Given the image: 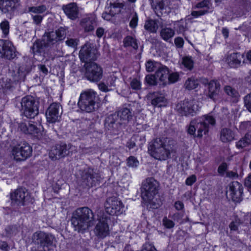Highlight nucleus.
Returning a JSON list of instances; mask_svg holds the SVG:
<instances>
[{"instance_id":"obj_45","label":"nucleus","mask_w":251,"mask_h":251,"mask_svg":"<svg viewBox=\"0 0 251 251\" xmlns=\"http://www.w3.org/2000/svg\"><path fill=\"white\" fill-rule=\"evenodd\" d=\"M179 78V74L177 73H172L168 74L167 78V84L174 83L177 82Z\"/></svg>"},{"instance_id":"obj_24","label":"nucleus","mask_w":251,"mask_h":251,"mask_svg":"<svg viewBox=\"0 0 251 251\" xmlns=\"http://www.w3.org/2000/svg\"><path fill=\"white\" fill-rule=\"evenodd\" d=\"M244 54L238 52H233L227 56L226 62L231 68H238L240 66Z\"/></svg>"},{"instance_id":"obj_63","label":"nucleus","mask_w":251,"mask_h":251,"mask_svg":"<svg viewBox=\"0 0 251 251\" xmlns=\"http://www.w3.org/2000/svg\"><path fill=\"white\" fill-rule=\"evenodd\" d=\"M175 44L178 48H181L184 44V40L181 37H177L175 39Z\"/></svg>"},{"instance_id":"obj_26","label":"nucleus","mask_w":251,"mask_h":251,"mask_svg":"<svg viewBox=\"0 0 251 251\" xmlns=\"http://www.w3.org/2000/svg\"><path fill=\"white\" fill-rule=\"evenodd\" d=\"M80 25L85 32L93 31L97 25L96 18L93 16L84 17L81 20Z\"/></svg>"},{"instance_id":"obj_55","label":"nucleus","mask_w":251,"mask_h":251,"mask_svg":"<svg viewBox=\"0 0 251 251\" xmlns=\"http://www.w3.org/2000/svg\"><path fill=\"white\" fill-rule=\"evenodd\" d=\"M240 224V220L239 219H236L230 223L229 225V227L231 230L236 231Z\"/></svg>"},{"instance_id":"obj_30","label":"nucleus","mask_w":251,"mask_h":251,"mask_svg":"<svg viewBox=\"0 0 251 251\" xmlns=\"http://www.w3.org/2000/svg\"><path fill=\"white\" fill-rule=\"evenodd\" d=\"M161 21V19L160 20H148L145 23L144 28L151 33H156L159 25L162 24Z\"/></svg>"},{"instance_id":"obj_36","label":"nucleus","mask_w":251,"mask_h":251,"mask_svg":"<svg viewBox=\"0 0 251 251\" xmlns=\"http://www.w3.org/2000/svg\"><path fill=\"white\" fill-rule=\"evenodd\" d=\"M199 85V82L197 79L194 77L188 78L184 84L185 89L189 90L196 88Z\"/></svg>"},{"instance_id":"obj_40","label":"nucleus","mask_w":251,"mask_h":251,"mask_svg":"<svg viewBox=\"0 0 251 251\" xmlns=\"http://www.w3.org/2000/svg\"><path fill=\"white\" fill-rule=\"evenodd\" d=\"M224 91L228 96L234 99V100H236L239 97V94L236 90L230 86H226Z\"/></svg>"},{"instance_id":"obj_37","label":"nucleus","mask_w":251,"mask_h":251,"mask_svg":"<svg viewBox=\"0 0 251 251\" xmlns=\"http://www.w3.org/2000/svg\"><path fill=\"white\" fill-rule=\"evenodd\" d=\"M181 64L187 70H191L193 68L194 61L190 56H185L182 58Z\"/></svg>"},{"instance_id":"obj_46","label":"nucleus","mask_w":251,"mask_h":251,"mask_svg":"<svg viewBox=\"0 0 251 251\" xmlns=\"http://www.w3.org/2000/svg\"><path fill=\"white\" fill-rule=\"evenodd\" d=\"M211 5V3L209 0H203L202 1L198 3L196 6L195 8H206L205 10H209L210 9V7Z\"/></svg>"},{"instance_id":"obj_64","label":"nucleus","mask_w":251,"mask_h":251,"mask_svg":"<svg viewBox=\"0 0 251 251\" xmlns=\"http://www.w3.org/2000/svg\"><path fill=\"white\" fill-rule=\"evenodd\" d=\"M244 184L247 187L251 188V173L249 174L245 179Z\"/></svg>"},{"instance_id":"obj_21","label":"nucleus","mask_w":251,"mask_h":251,"mask_svg":"<svg viewBox=\"0 0 251 251\" xmlns=\"http://www.w3.org/2000/svg\"><path fill=\"white\" fill-rule=\"evenodd\" d=\"M116 113L118 115V119L123 126H126L133 121L134 112L129 108L123 107Z\"/></svg>"},{"instance_id":"obj_14","label":"nucleus","mask_w":251,"mask_h":251,"mask_svg":"<svg viewBox=\"0 0 251 251\" xmlns=\"http://www.w3.org/2000/svg\"><path fill=\"white\" fill-rule=\"evenodd\" d=\"M17 51L13 43L7 40H0V56L10 60L14 58Z\"/></svg>"},{"instance_id":"obj_59","label":"nucleus","mask_w":251,"mask_h":251,"mask_svg":"<svg viewBox=\"0 0 251 251\" xmlns=\"http://www.w3.org/2000/svg\"><path fill=\"white\" fill-rule=\"evenodd\" d=\"M245 104L249 111L251 112V93L245 97Z\"/></svg>"},{"instance_id":"obj_48","label":"nucleus","mask_w":251,"mask_h":251,"mask_svg":"<svg viewBox=\"0 0 251 251\" xmlns=\"http://www.w3.org/2000/svg\"><path fill=\"white\" fill-rule=\"evenodd\" d=\"M127 165L129 167H137L139 165V161L135 157L131 156L127 159Z\"/></svg>"},{"instance_id":"obj_60","label":"nucleus","mask_w":251,"mask_h":251,"mask_svg":"<svg viewBox=\"0 0 251 251\" xmlns=\"http://www.w3.org/2000/svg\"><path fill=\"white\" fill-rule=\"evenodd\" d=\"M197 178L195 175H192L188 177L186 181L185 184L188 186H191L196 181Z\"/></svg>"},{"instance_id":"obj_44","label":"nucleus","mask_w":251,"mask_h":251,"mask_svg":"<svg viewBox=\"0 0 251 251\" xmlns=\"http://www.w3.org/2000/svg\"><path fill=\"white\" fill-rule=\"evenodd\" d=\"M56 33L57 38L59 41L64 40L66 36L67 29L65 27H60L57 30L54 31Z\"/></svg>"},{"instance_id":"obj_29","label":"nucleus","mask_w":251,"mask_h":251,"mask_svg":"<svg viewBox=\"0 0 251 251\" xmlns=\"http://www.w3.org/2000/svg\"><path fill=\"white\" fill-rule=\"evenodd\" d=\"M169 74V69L166 66L161 65L160 67L156 70L155 75L163 85L167 84V78Z\"/></svg>"},{"instance_id":"obj_22","label":"nucleus","mask_w":251,"mask_h":251,"mask_svg":"<svg viewBox=\"0 0 251 251\" xmlns=\"http://www.w3.org/2000/svg\"><path fill=\"white\" fill-rule=\"evenodd\" d=\"M228 187L227 193H229L233 201H238L243 193L242 184L237 181H233L229 184Z\"/></svg>"},{"instance_id":"obj_39","label":"nucleus","mask_w":251,"mask_h":251,"mask_svg":"<svg viewBox=\"0 0 251 251\" xmlns=\"http://www.w3.org/2000/svg\"><path fill=\"white\" fill-rule=\"evenodd\" d=\"M124 43L125 47H131L134 49H137L138 47L136 40L131 36L126 37Z\"/></svg>"},{"instance_id":"obj_2","label":"nucleus","mask_w":251,"mask_h":251,"mask_svg":"<svg viewBox=\"0 0 251 251\" xmlns=\"http://www.w3.org/2000/svg\"><path fill=\"white\" fill-rule=\"evenodd\" d=\"M216 124L215 117L211 113L205 114L192 120L187 126V133L194 138H201L209 132L211 127Z\"/></svg>"},{"instance_id":"obj_51","label":"nucleus","mask_w":251,"mask_h":251,"mask_svg":"<svg viewBox=\"0 0 251 251\" xmlns=\"http://www.w3.org/2000/svg\"><path fill=\"white\" fill-rule=\"evenodd\" d=\"M132 15V17L129 23V26L130 27L134 28L137 25L138 18L137 14L136 12H133Z\"/></svg>"},{"instance_id":"obj_33","label":"nucleus","mask_w":251,"mask_h":251,"mask_svg":"<svg viewBox=\"0 0 251 251\" xmlns=\"http://www.w3.org/2000/svg\"><path fill=\"white\" fill-rule=\"evenodd\" d=\"M251 145V134L247 133L239 140L236 144V147L242 149Z\"/></svg>"},{"instance_id":"obj_56","label":"nucleus","mask_w":251,"mask_h":251,"mask_svg":"<svg viewBox=\"0 0 251 251\" xmlns=\"http://www.w3.org/2000/svg\"><path fill=\"white\" fill-rule=\"evenodd\" d=\"M130 86L133 89L139 90L141 88V82L137 78H134L131 81Z\"/></svg>"},{"instance_id":"obj_42","label":"nucleus","mask_w":251,"mask_h":251,"mask_svg":"<svg viewBox=\"0 0 251 251\" xmlns=\"http://www.w3.org/2000/svg\"><path fill=\"white\" fill-rule=\"evenodd\" d=\"M27 134L33 135L37 138H39L41 135L40 130L38 128H37L34 125L29 124H28V130Z\"/></svg>"},{"instance_id":"obj_54","label":"nucleus","mask_w":251,"mask_h":251,"mask_svg":"<svg viewBox=\"0 0 251 251\" xmlns=\"http://www.w3.org/2000/svg\"><path fill=\"white\" fill-rule=\"evenodd\" d=\"M208 13V10H200L198 11H193L191 12V15L195 18H198L203 16Z\"/></svg>"},{"instance_id":"obj_18","label":"nucleus","mask_w":251,"mask_h":251,"mask_svg":"<svg viewBox=\"0 0 251 251\" xmlns=\"http://www.w3.org/2000/svg\"><path fill=\"white\" fill-rule=\"evenodd\" d=\"M79 56L81 61L86 63H90L97 59V50L90 45H85L80 50Z\"/></svg>"},{"instance_id":"obj_41","label":"nucleus","mask_w":251,"mask_h":251,"mask_svg":"<svg viewBox=\"0 0 251 251\" xmlns=\"http://www.w3.org/2000/svg\"><path fill=\"white\" fill-rule=\"evenodd\" d=\"M151 7L154 10H162L164 7V0H151Z\"/></svg>"},{"instance_id":"obj_13","label":"nucleus","mask_w":251,"mask_h":251,"mask_svg":"<svg viewBox=\"0 0 251 251\" xmlns=\"http://www.w3.org/2000/svg\"><path fill=\"white\" fill-rule=\"evenodd\" d=\"M32 240L35 243L43 247L55 245V239L53 235L41 231L36 232L33 234Z\"/></svg>"},{"instance_id":"obj_49","label":"nucleus","mask_w":251,"mask_h":251,"mask_svg":"<svg viewBox=\"0 0 251 251\" xmlns=\"http://www.w3.org/2000/svg\"><path fill=\"white\" fill-rule=\"evenodd\" d=\"M157 78L155 75H148L145 77L146 82L150 85H155L156 84Z\"/></svg>"},{"instance_id":"obj_1","label":"nucleus","mask_w":251,"mask_h":251,"mask_svg":"<svg viewBox=\"0 0 251 251\" xmlns=\"http://www.w3.org/2000/svg\"><path fill=\"white\" fill-rule=\"evenodd\" d=\"M175 142L168 138H157L148 145V152L153 158L165 160L175 151Z\"/></svg>"},{"instance_id":"obj_31","label":"nucleus","mask_w":251,"mask_h":251,"mask_svg":"<svg viewBox=\"0 0 251 251\" xmlns=\"http://www.w3.org/2000/svg\"><path fill=\"white\" fill-rule=\"evenodd\" d=\"M152 96L151 103L154 106L162 107L166 104V100L162 94L154 92Z\"/></svg>"},{"instance_id":"obj_4","label":"nucleus","mask_w":251,"mask_h":251,"mask_svg":"<svg viewBox=\"0 0 251 251\" xmlns=\"http://www.w3.org/2000/svg\"><path fill=\"white\" fill-rule=\"evenodd\" d=\"M98 99L97 94L92 89L81 93L77 105L82 112L91 113L96 109V103Z\"/></svg>"},{"instance_id":"obj_61","label":"nucleus","mask_w":251,"mask_h":251,"mask_svg":"<svg viewBox=\"0 0 251 251\" xmlns=\"http://www.w3.org/2000/svg\"><path fill=\"white\" fill-rule=\"evenodd\" d=\"M113 16L114 15L111 14V12L108 11L107 8H106L105 11L102 14V18L107 21L110 20Z\"/></svg>"},{"instance_id":"obj_8","label":"nucleus","mask_w":251,"mask_h":251,"mask_svg":"<svg viewBox=\"0 0 251 251\" xmlns=\"http://www.w3.org/2000/svg\"><path fill=\"white\" fill-rule=\"evenodd\" d=\"M200 106L195 100H185L178 102L176 107V110L181 116H193L199 111Z\"/></svg>"},{"instance_id":"obj_62","label":"nucleus","mask_w":251,"mask_h":251,"mask_svg":"<svg viewBox=\"0 0 251 251\" xmlns=\"http://www.w3.org/2000/svg\"><path fill=\"white\" fill-rule=\"evenodd\" d=\"M19 128L25 133L27 134L28 133V125L27 126L25 123H21L19 124Z\"/></svg>"},{"instance_id":"obj_12","label":"nucleus","mask_w":251,"mask_h":251,"mask_svg":"<svg viewBox=\"0 0 251 251\" xmlns=\"http://www.w3.org/2000/svg\"><path fill=\"white\" fill-rule=\"evenodd\" d=\"M106 212L111 215H119L124 210V205L117 197L108 198L105 203Z\"/></svg>"},{"instance_id":"obj_5","label":"nucleus","mask_w":251,"mask_h":251,"mask_svg":"<svg viewBox=\"0 0 251 251\" xmlns=\"http://www.w3.org/2000/svg\"><path fill=\"white\" fill-rule=\"evenodd\" d=\"M158 183L153 178H147L142 183L141 197L144 201L150 202L157 194Z\"/></svg>"},{"instance_id":"obj_7","label":"nucleus","mask_w":251,"mask_h":251,"mask_svg":"<svg viewBox=\"0 0 251 251\" xmlns=\"http://www.w3.org/2000/svg\"><path fill=\"white\" fill-rule=\"evenodd\" d=\"M101 176L97 170L88 168L81 174V185L84 188H90L99 184Z\"/></svg>"},{"instance_id":"obj_52","label":"nucleus","mask_w":251,"mask_h":251,"mask_svg":"<svg viewBox=\"0 0 251 251\" xmlns=\"http://www.w3.org/2000/svg\"><path fill=\"white\" fill-rule=\"evenodd\" d=\"M44 57L46 58L45 61L44 62L45 63L48 60H53L56 57V55L52 52V50L50 49L48 52L45 53Z\"/></svg>"},{"instance_id":"obj_32","label":"nucleus","mask_w":251,"mask_h":251,"mask_svg":"<svg viewBox=\"0 0 251 251\" xmlns=\"http://www.w3.org/2000/svg\"><path fill=\"white\" fill-rule=\"evenodd\" d=\"M124 4L122 2H117L114 1L110 2L109 6L107 7L109 12H111V14L114 16L116 14L120 12L121 9L123 8Z\"/></svg>"},{"instance_id":"obj_11","label":"nucleus","mask_w":251,"mask_h":251,"mask_svg":"<svg viewBox=\"0 0 251 251\" xmlns=\"http://www.w3.org/2000/svg\"><path fill=\"white\" fill-rule=\"evenodd\" d=\"M57 37L56 33L54 31L45 32L43 36V43L40 41L35 42L32 47L33 53L35 54L36 52L40 51L43 45L45 47H48L56 44L59 41Z\"/></svg>"},{"instance_id":"obj_15","label":"nucleus","mask_w":251,"mask_h":251,"mask_svg":"<svg viewBox=\"0 0 251 251\" xmlns=\"http://www.w3.org/2000/svg\"><path fill=\"white\" fill-rule=\"evenodd\" d=\"M32 151L29 145L23 143L13 147L12 153L15 160H24L31 155Z\"/></svg>"},{"instance_id":"obj_53","label":"nucleus","mask_w":251,"mask_h":251,"mask_svg":"<svg viewBox=\"0 0 251 251\" xmlns=\"http://www.w3.org/2000/svg\"><path fill=\"white\" fill-rule=\"evenodd\" d=\"M44 16L40 15H32V19L33 23L37 25H40L43 21Z\"/></svg>"},{"instance_id":"obj_50","label":"nucleus","mask_w":251,"mask_h":251,"mask_svg":"<svg viewBox=\"0 0 251 251\" xmlns=\"http://www.w3.org/2000/svg\"><path fill=\"white\" fill-rule=\"evenodd\" d=\"M7 236H12L18 232L17 228L15 226H8L5 228Z\"/></svg>"},{"instance_id":"obj_35","label":"nucleus","mask_w":251,"mask_h":251,"mask_svg":"<svg viewBox=\"0 0 251 251\" xmlns=\"http://www.w3.org/2000/svg\"><path fill=\"white\" fill-rule=\"evenodd\" d=\"M145 65L146 71L148 72H151L157 70L161 64L158 62L149 60L146 63Z\"/></svg>"},{"instance_id":"obj_19","label":"nucleus","mask_w":251,"mask_h":251,"mask_svg":"<svg viewBox=\"0 0 251 251\" xmlns=\"http://www.w3.org/2000/svg\"><path fill=\"white\" fill-rule=\"evenodd\" d=\"M62 114L60 105L57 103H52L48 107L46 111V117L48 122L54 123L59 120Z\"/></svg>"},{"instance_id":"obj_57","label":"nucleus","mask_w":251,"mask_h":251,"mask_svg":"<svg viewBox=\"0 0 251 251\" xmlns=\"http://www.w3.org/2000/svg\"><path fill=\"white\" fill-rule=\"evenodd\" d=\"M163 224L167 228H171L175 226V223L172 220L168 219L165 217L163 219Z\"/></svg>"},{"instance_id":"obj_17","label":"nucleus","mask_w":251,"mask_h":251,"mask_svg":"<svg viewBox=\"0 0 251 251\" xmlns=\"http://www.w3.org/2000/svg\"><path fill=\"white\" fill-rule=\"evenodd\" d=\"M123 126L118 119L116 113L107 116L105 119L104 127L111 133H114L119 130Z\"/></svg>"},{"instance_id":"obj_47","label":"nucleus","mask_w":251,"mask_h":251,"mask_svg":"<svg viewBox=\"0 0 251 251\" xmlns=\"http://www.w3.org/2000/svg\"><path fill=\"white\" fill-rule=\"evenodd\" d=\"M79 42V40L77 38H72L68 37L65 41L66 45L71 48H75Z\"/></svg>"},{"instance_id":"obj_10","label":"nucleus","mask_w":251,"mask_h":251,"mask_svg":"<svg viewBox=\"0 0 251 251\" xmlns=\"http://www.w3.org/2000/svg\"><path fill=\"white\" fill-rule=\"evenodd\" d=\"M85 67V76L88 80L92 82H98L102 78V68L97 63L94 62L87 63Z\"/></svg>"},{"instance_id":"obj_16","label":"nucleus","mask_w":251,"mask_h":251,"mask_svg":"<svg viewBox=\"0 0 251 251\" xmlns=\"http://www.w3.org/2000/svg\"><path fill=\"white\" fill-rule=\"evenodd\" d=\"M108 217L103 216L99 219L94 231L98 238L103 239L109 234V227L107 223Z\"/></svg>"},{"instance_id":"obj_25","label":"nucleus","mask_w":251,"mask_h":251,"mask_svg":"<svg viewBox=\"0 0 251 251\" xmlns=\"http://www.w3.org/2000/svg\"><path fill=\"white\" fill-rule=\"evenodd\" d=\"M208 97L209 98L213 100L218 98L221 90V85L218 81L211 80L208 83Z\"/></svg>"},{"instance_id":"obj_28","label":"nucleus","mask_w":251,"mask_h":251,"mask_svg":"<svg viewBox=\"0 0 251 251\" xmlns=\"http://www.w3.org/2000/svg\"><path fill=\"white\" fill-rule=\"evenodd\" d=\"M18 0H0V9L6 13L13 11Z\"/></svg>"},{"instance_id":"obj_58","label":"nucleus","mask_w":251,"mask_h":251,"mask_svg":"<svg viewBox=\"0 0 251 251\" xmlns=\"http://www.w3.org/2000/svg\"><path fill=\"white\" fill-rule=\"evenodd\" d=\"M227 169V165L226 163H222L218 168V172L221 175L223 176Z\"/></svg>"},{"instance_id":"obj_27","label":"nucleus","mask_w":251,"mask_h":251,"mask_svg":"<svg viewBox=\"0 0 251 251\" xmlns=\"http://www.w3.org/2000/svg\"><path fill=\"white\" fill-rule=\"evenodd\" d=\"M220 139L223 143L230 142L234 140L235 133L229 128H223L220 131Z\"/></svg>"},{"instance_id":"obj_43","label":"nucleus","mask_w":251,"mask_h":251,"mask_svg":"<svg viewBox=\"0 0 251 251\" xmlns=\"http://www.w3.org/2000/svg\"><path fill=\"white\" fill-rule=\"evenodd\" d=\"M0 27L3 33V37H6L9 31V23L7 20H4L0 24Z\"/></svg>"},{"instance_id":"obj_20","label":"nucleus","mask_w":251,"mask_h":251,"mask_svg":"<svg viewBox=\"0 0 251 251\" xmlns=\"http://www.w3.org/2000/svg\"><path fill=\"white\" fill-rule=\"evenodd\" d=\"M27 197L28 193L25 189H17L11 193V202L14 205H24Z\"/></svg>"},{"instance_id":"obj_3","label":"nucleus","mask_w":251,"mask_h":251,"mask_svg":"<svg viewBox=\"0 0 251 251\" xmlns=\"http://www.w3.org/2000/svg\"><path fill=\"white\" fill-rule=\"evenodd\" d=\"M71 223L75 230L83 233L94 225V213L87 207L78 208L73 213Z\"/></svg>"},{"instance_id":"obj_6","label":"nucleus","mask_w":251,"mask_h":251,"mask_svg":"<svg viewBox=\"0 0 251 251\" xmlns=\"http://www.w3.org/2000/svg\"><path fill=\"white\" fill-rule=\"evenodd\" d=\"M21 104L24 115L27 118H34L38 115L39 102L34 97L27 96L23 98Z\"/></svg>"},{"instance_id":"obj_38","label":"nucleus","mask_w":251,"mask_h":251,"mask_svg":"<svg viewBox=\"0 0 251 251\" xmlns=\"http://www.w3.org/2000/svg\"><path fill=\"white\" fill-rule=\"evenodd\" d=\"M47 10V7L45 5L42 4L37 6H31L28 8V12L39 15L43 13Z\"/></svg>"},{"instance_id":"obj_34","label":"nucleus","mask_w":251,"mask_h":251,"mask_svg":"<svg viewBox=\"0 0 251 251\" xmlns=\"http://www.w3.org/2000/svg\"><path fill=\"white\" fill-rule=\"evenodd\" d=\"M175 33L173 29L165 27L161 28L160 35L164 40L167 41L174 36Z\"/></svg>"},{"instance_id":"obj_9","label":"nucleus","mask_w":251,"mask_h":251,"mask_svg":"<svg viewBox=\"0 0 251 251\" xmlns=\"http://www.w3.org/2000/svg\"><path fill=\"white\" fill-rule=\"evenodd\" d=\"M73 148L71 144H56L50 150L49 152L50 158L53 160H56L70 155L73 152Z\"/></svg>"},{"instance_id":"obj_23","label":"nucleus","mask_w":251,"mask_h":251,"mask_svg":"<svg viewBox=\"0 0 251 251\" xmlns=\"http://www.w3.org/2000/svg\"><path fill=\"white\" fill-rule=\"evenodd\" d=\"M62 9L69 19L75 20L78 18L79 9L76 3L71 2L63 5Z\"/></svg>"}]
</instances>
